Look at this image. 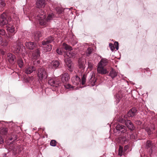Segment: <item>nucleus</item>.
I'll return each mask as SVG.
<instances>
[{
    "label": "nucleus",
    "mask_w": 157,
    "mask_h": 157,
    "mask_svg": "<svg viewBox=\"0 0 157 157\" xmlns=\"http://www.w3.org/2000/svg\"><path fill=\"white\" fill-rule=\"evenodd\" d=\"M51 64L52 68H56L59 66V62L57 60L53 61L51 63Z\"/></svg>",
    "instance_id": "4be33fe9"
},
{
    "label": "nucleus",
    "mask_w": 157,
    "mask_h": 157,
    "mask_svg": "<svg viewBox=\"0 0 157 157\" xmlns=\"http://www.w3.org/2000/svg\"><path fill=\"white\" fill-rule=\"evenodd\" d=\"M72 80L73 84L75 85H77L79 83L80 81V78L77 76H76L75 77H74L72 78Z\"/></svg>",
    "instance_id": "412c9836"
},
{
    "label": "nucleus",
    "mask_w": 157,
    "mask_h": 157,
    "mask_svg": "<svg viewBox=\"0 0 157 157\" xmlns=\"http://www.w3.org/2000/svg\"><path fill=\"white\" fill-rule=\"evenodd\" d=\"M4 142V140L1 136H0V144H2Z\"/></svg>",
    "instance_id": "de8ad7c7"
},
{
    "label": "nucleus",
    "mask_w": 157,
    "mask_h": 157,
    "mask_svg": "<svg viewBox=\"0 0 157 157\" xmlns=\"http://www.w3.org/2000/svg\"><path fill=\"white\" fill-rule=\"evenodd\" d=\"M92 52V50L90 48H88L87 49V51L86 52V55L87 56H89V55Z\"/></svg>",
    "instance_id": "473e14b6"
},
{
    "label": "nucleus",
    "mask_w": 157,
    "mask_h": 157,
    "mask_svg": "<svg viewBox=\"0 0 157 157\" xmlns=\"http://www.w3.org/2000/svg\"><path fill=\"white\" fill-rule=\"evenodd\" d=\"M6 153H4L2 154L1 157H6Z\"/></svg>",
    "instance_id": "3c124183"
},
{
    "label": "nucleus",
    "mask_w": 157,
    "mask_h": 157,
    "mask_svg": "<svg viewBox=\"0 0 157 157\" xmlns=\"http://www.w3.org/2000/svg\"><path fill=\"white\" fill-rule=\"evenodd\" d=\"M127 147H127V146H125V147H124V148H127Z\"/></svg>",
    "instance_id": "4d7b16f0"
},
{
    "label": "nucleus",
    "mask_w": 157,
    "mask_h": 157,
    "mask_svg": "<svg viewBox=\"0 0 157 157\" xmlns=\"http://www.w3.org/2000/svg\"><path fill=\"white\" fill-rule=\"evenodd\" d=\"M15 58V56L11 53H8L7 54V59L8 61L11 63H12Z\"/></svg>",
    "instance_id": "4468645a"
},
{
    "label": "nucleus",
    "mask_w": 157,
    "mask_h": 157,
    "mask_svg": "<svg viewBox=\"0 0 157 157\" xmlns=\"http://www.w3.org/2000/svg\"><path fill=\"white\" fill-rule=\"evenodd\" d=\"M6 30L9 35V37H10L9 34L15 33V30L14 25L12 23V22L10 21L6 25Z\"/></svg>",
    "instance_id": "20e7f679"
},
{
    "label": "nucleus",
    "mask_w": 157,
    "mask_h": 157,
    "mask_svg": "<svg viewBox=\"0 0 157 157\" xmlns=\"http://www.w3.org/2000/svg\"><path fill=\"white\" fill-rule=\"evenodd\" d=\"M119 121L121 122H124L126 125L129 129L132 130L134 129V127L130 121L126 120L122 118L121 120H119Z\"/></svg>",
    "instance_id": "39448f33"
},
{
    "label": "nucleus",
    "mask_w": 157,
    "mask_h": 157,
    "mask_svg": "<svg viewBox=\"0 0 157 157\" xmlns=\"http://www.w3.org/2000/svg\"><path fill=\"white\" fill-rule=\"evenodd\" d=\"M52 49V45L50 44H48L46 46L44 47L43 48L44 52H50Z\"/></svg>",
    "instance_id": "393cba45"
},
{
    "label": "nucleus",
    "mask_w": 157,
    "mask_h": 157,
    "mask_svg": "<svg viewBox=\"0 0 157 157\" xmlns=\"http://www.w3.org/2000/svg\"><path fill=\"white\" fill-rule=\"evenodd\" d=\"M108 63L107 60L105 58H102L98 63V66L104 67Z\"/></svg>",
    "instance_id": "dca6fc26"
},
{
    "label": "nucleus",
    "mask_w": 157,
    "mask_h": 157,
    "mask_svg": "<svg viewBox=\"0 0 157 157\" xmlns=\"http://www.w3.org/2000/svg\"><path fill=\"white\" fill-rule=\"evenodd\" d=\"M116 129L117 131L121 133H124L126 131V127L120 124H118L116 126Z\"/></svg>",
    "instance_id": "f8f14e48"
},
{
    "label": "nucleus",
    "mask_w": 157,
    "mask_h": 157,
    "mask_svg": "<svg viewBox=\"0 0 157 157\" xmlns=\"http://www.w3.org/2000/svg\"><path fill=\"white\" fill-rule=\"evenodd\" d=\"M118 97V96L117 95V97L116 98L117 103H118L120 101V99H121L119 97Z\"/></svg>",
    "instance_id": "a18cd8bd"
},
{
    "label": "nucleus",
    "mask_w": 157,
    "mask_h": 157,
    "mask_svg": "<svg viewBox=\"0 0 157 157\" xmlns=\"http://www.w3.org/2000/svg\"><path fill=\"white\" fill-rule=\"evenodd\" d=\"M117 75V73L113 69H112L109 73V75L113 78H114Z\"/></svg>",
    "instance_id": "a878e982"
},
{
    "label": "nucleus",
    "mask_w": 157,
    "mask_h": 157,
    "mask_svg": "<svg viewBox=\"0 0 157 157\" xmlns=\"http://www.w3.org/2000/svg\"><path fill=\"white\" fill-rule=\"evenodd\" d=\"M45 2V0H37L36 2L37 7L40 8L44 7Z\"/></svg>",
    "instance_id": "ddd939ff"
},
{
    "label": "nucleus",
    "mask_w": 157,
    "mask_h": 157,
    "mask_svg": "<svg viewBox=\"0 0 157 157\" xmlns=\"http://www.w3.org/2000/svg\"><path fill=\"white\" fill-rule=\"evenodd\" d=\"M86 75H84L82 78V85L84 84L86 82Z\"/></svg>",
    "instance_id": "2f4dec72"
},
{
    "label": "nucleus",
    "mask_w": 157,
    "mask_h": 157,
    "mask_svg": "<svg viewBox=\"0 0 157 157\" xmlns=\"http://www.w3.org/2000/svg\"><path fill=\"white\" fill-rule=\"evenodd\" d=\"M123 149V147L121 146H120L119 149L118 154L121 156L122 155Z\"/></svg>",
    "instance_id": "f704fd0d"
},
{
    "label": "nucleus",
    "mask_w": 157,
    "mask_h": 157,
    "mask_svg": "<svg viewBox=\"0 0 157 157\" xmlns=\"http://www.w3.org/2000/svg\"><path fill=\"white\" fill-rule=\"evenodd\" d=\"M45 14L44 11L42 10L38 11L37 13L36 19L38 20L39 23L41 25H46L48 22L53 19L55 16L53 13H49L46 19H45Z\"/></svg>",
    "instance_id": "f257e3e1"
},
{
    "label": "nucleus",
    "mask_w": 157,
    "mask_h": 157,
    "mask_svg": "<svg viewBox=\"0 0 157 157\" xmlns=\"http://www.w3.org/2000/svg\"><path fill=\"white\" fill-rule=\"evenodd\" d=\"M65 63L66 65L68 66L69 70L71 71L72 67L71 61L70 58H67L65 59Z\"/></svg>",
    "instance_id": "a211bd4d"
},
{
    "label": "nucleus",
    "mask_w": 157,
    "mask_h": 157,
    "mask_svg": "<svg viewBox=\"0 0 157 157\" xmlns=\"http://www.w3.org/2000/svg\"><path fill=\"white\" fill-rule=\"evenodd\" d=\"M75 54L73 52L70 51L67 52L66 53V56L70 58L73 57L75 56Z\"/></svg>",
    "instance_id": "cd10ccee"
},
{
    "label": "nucleus",
    "mask_w": 157,
    "mask_h": 157,
    "mask_svg": "<svg viewBox=\"0 0 157 157\" xmlns=\"http://www.w3.org/2000/svg\"><path fill=\"white\" fill-rule=\"evenodd\" d=\"M147 133H148V135H150L152 133V132L151 131V130H150V131H149L148 132H147Z\"/></svg>",
    "instance_id": "603ef678"
},
{
    "label": "nucleus",
    "mask_w": 157,
    "mask_h": 157,
    "mask_svg": "<svg viewBox=\"0 0 157 157\" xmlns=\"http://www.w3.org/2000/svg\"><path fill=\"white\" fill-rule=\"evenodd\" d=\"M53 38L51 36L47 38L46 40L42 41V44L44 45L47 44L51 43L53 40Z\"/></svg>",
    "instance_id": "6ab92c4d"
},
{
    "label": "nucleus",
    "mask_w": 157,
    "mask_h": 157,
    "mask_svg": "<svg viewBox=\"0 0 157 157\" xmlns=\"http://www.w3.org/2000/svg\"><path fill=\"white\" fill-rule=\"evenodd\" d=\"M56 52L59 55H60L62 54V52L61 51V49H57L56 50Z\"/></svg>",
    "instance_id": "c03bdc74"
},
{
    "label": "nucleus",
    "mask_w": 157,
    "mask_h": 157,
    "mask_svg": "<svg viewBox=\"0 0 157 157\" xmlns=\"http://www.w3.org/2000/svg\"><path fill=\"white\" fill-rule=\"evenodd\" d=\"M130 138L131 139H136V136L135 133L132 134H129Z\"/></svg>",
    "instance_id": "e433bc0d"
},
{
    "label": "nucleus",
    "mask_w": 157,
    "mask_h": 157,
    "mask_svg": "<svg viewBox=\"0 0 157 157\" xmlns=\"http://www.w3.org/2000/svg\"><path fill=\"white\" fill-rule=\"evenodd\" d=\"M109 46L112 51H113L115 50V47L114 45L110 43L109 44Z\"/></svg>",
    "instance_id": "79ce46f5"
},
{
    "label": "nucleus",
    "mask_w": 157,
    "mask_h": 157,
    "mask_svg": "<svg viewBox=\"0 0 157 157\" xmlns=\"http://www.w3.org/2000/svg\"><path fill=\"white\" fill-rule=\"evenodd\" d=\"M13 48L14 52L16 53H21V48L16 43H14L13 45Z\"/></svg>",
    "instance_id": "aec40b11"
},
{
    "label": "nucleus",
    "mask_w": 157,
    "mask_h": 157,
    "mask_svg": "<svg viewBox=\"0 0 157 157\" xmlns=\"http://www.w3.org/2000/svg\"><path fill=\"white\" fill-rule=\"evenodd\" d=\"M90 82H92V85L93 86L95 85V83L96 82V80L94 77H91L90 79Z\"/></svg>",
    "instance_id": "7c9ffc66"
},
{
    "label": "nucleus",
    "mask_w": 157,
    "mask_h": 157,
    "mask_svg": "<svg viewBox=\"0 0 157 157\" xmlns=\"http://www.w3.org/2000/svg\"><path fill=\"white\" fill-rule=\"evenodd\" d=\"M88 68H89L90 70H91L93 67V64L91 62L89 61L88 62Z\"/></svg>",
    "instance_id": "ea45409f"
},
{
    "label": "nucleus",
    "mask_w": 157,
    "mask_h": 157,
    "mask_svg": "<svg viewBox=\"0 0 157 157\" xmlns=\"http://www.w3.org/2000/svg\"><path fill=\"white\" fill-rule=\"evenodd\" d=\"M18 65L20 68H21L23 65V63L21 59H19L17 61Z\"/></svg>",
    "instance_id": "c756f323"
},
{
    "label": "nucleus",
    "mask_w": 157,
    "mask_h": 157,
    "mask_svg": "<svg viewBox=\"0 0 157 157\" xmlns=\"http://www.w3.org/2000/svg\"><path fill=\"white\" fill-rule=\"evenodd\" d=\"M150 129L148 127H147L145 129V130L147 131V132H148L149 131H150Z\"/></svg>",
    "instance_id": "8fccbe9b"
},
{
    "label": "nucleus",
    "mask_w": 157,
    "mask_h": 157,
    "mask_svg": "<svg viewBox=\"0 0 157 157\" xmlns=\"http://www.w3.org/2000/svg\"><path fill=\"white\" fill-rule=\"evenodd\" d=\"M60 76L61 80L64 83H66L70 79L68 74L67 73L62 74Z\"/></svg>",
    "instance_id": "6e6552de"
},
{
    "label": "nucleus",
    "mask_w": 157,
    "mask_h": 157,
    "mask_svg": "<svg viewBox=\"0 0 157 157\" xmlns=\"http://www.w3.org/2000/svg\"><path fill=\"white\" fill-rule=\"evenodd\" d=\"M97 70L98 72L101 75L105 74L108 73L107 70L104 68V67L98 66Z\"/></svg>",
    "instance_id": "1a4fd4ad"
},
{
    "label": "nucleus",
    "mask_w": 157,
    "mask_h": 157,
    "mask_svg": "<svg viewBox=\"0 0 157 157\" xmlns=\"http://www.w3.org/2000/svg\"><path fill=\"white\" fill-rule=\"evenodd\" d=\"M48 84L53 86L57 87V84H58L57 82H56L53 79H51L48 81Z\"/></svg>",
    "instance_id": "5701e85b"
},
{
    "label": "nucleus",
    "mask_w": 157,
    "mask_h": 157,
    "mask_svg": "<svg viewBox=\"0 0 157 157\" xmlns=\"http://www.w3.org/2000/svg\"><path fill=\"white\" fill-rule=\"evenodd\" d=\"M56 144V140H52L51 141L50 144L52 146H55Z\"/></svg>",
    "instance_id": "c9c22d12"
},
{
    "label": "nucleus",
    "mask_w": 157,
    "mask_h": 157,
    "mask_svg": "<svg viewBox=\"0 0 157 157\" xmlns=\"http://www.w3.org/2000/svg\"><path fill=\"white\" fill-rule=\"evenodd\" d=\"M12 138H10L9 139L11 141L12 140Z\"/></svg>",
    "instance_id": "864d4df0"
},
{
    "label": "nucleus",
    "mask_w": 157,
    "mask_h": 157,
    "mask_svg": "<svg viewBox=\"0 0 157 157\" xmlns=\"http://www.w3.org/2000/svg\"><path fill=\"white\" fill-rule=\"evenodd\" d=\"M64 86L65 88L67 89H70V88H73V86H71L70 84H65L64 85Z\"/></svg>",
    "instance_id": "58836bf2"
},
{
    "label": "nucleus",
    "mask_w": 157,
    "mask_h": 157,
    "mask_svg": "<svg viewBox=\"0 0 157 157\" xmlns=\"http://www.w3.org/2000/svg\"><path fill=\"white\" fill-rule=\"evenodd\" d=\"M146 146L149 149V150H151V151H150L151 153L154 151V149L155 148V146L152 144V142L150 141L147 142Z\"/></svg>",
    "instance_id": "2eb2a0df"
},
{
    "label": "nucleus",
    "mask_w": 157,
    "mask_h": 157,
    "mask_svg": "<svg viewBox=\"0 0 157 157\" xmlns=\"http://www.w3.org/2000/svg\"><path fill=\"white\" fill-rule=\"evenodd\" d=\"M6 33V32L5 30L2 29H0V35H4Z\"/></svg>",
    "instance_id": "a19ab883"
},
{
    "label": "nucleus",
    "mask_w": 157,
    "mask_h": 157,
    "mask_svg": "<svg viewBox=\"0 0 157 157\" xmlns=\"http://www.w3.org/2000/svg\"><path fill=\"white\" fill-rule=\"evenodd\" d=\"M79 67L82 69L85 68V66L86 64V60L82 58L79 59L78 61Z\"/></svg>",
    "instance_id": "423d86ee"
},
{
    "label": "nucleus",
    "mask_w": 157,
    "mask_h": 157,
    "mask_svg": "<svg viewBox=\"0 0 157 157\" xmlns=\"http://www.w3.org/2000/svg\"><path fill=\"white\" fill-rule=\"evenodd\" d=\"M7 44V42H6V44H5V45H6Z\"/></svg>",
    "instance_id": "13d9d810"
},
{
    "label": "nucleus",
    "mask_w": 157,
    "mask_h": 157,
    "mask_svg": "<svg viewBox=\"0 0 157 157\" xmlns=\"http://www.w3.org/2000/svg\"><path fill=\"white\" fill-rule=\"evenodd\" d=\"M5 3L4 1L0 0V8H3L5 6Z\"/></svg>",
    "instance_id": "72a5a7b5"
},
{
    "label": "nucleus",
    "mask_w": 157,
    "mask_h": 157,
    "mask_svg": "<svg viewBox=\"0 0 157 157\" xmlns=\"http://www.w3.org/2000/svg\"><path fill=\"white\" fill-rule=\"evenodd\" d=\"M114 44L115 45H116V46L115 47V48H116V50H118L119 48V46H118V43L117 42H115Z\"/></svg>",
    "instance_id": "37998d69"
},
{
    "label": "nucleus",
    "mask_w": 157,
    "mask_h": 157,
    "mask_svg": "<svg viewBox=\"0 0 157 157\" xmlns=\"http://www.w3.org/2000/svg\"><path fill=\"white\" fill-rule=\"evenodd\" d=\"M136 110L135 108H132L127 113V115L128 117H133L136 114Z\"/></svg>",
    "instance_id": "f3484780"
},
{
    "label": "nucleus",
    "mask_w": 157,
    "mask_h": 157,
    "mask_svg": "<svg viewBox=\"0 0 157 157\" xmlns=\"http://www.w3.org/2000/svg\"><path fill=\"white\" fill-rule=\"evenodd\" d=\"M37 75L40 81L45 79L47 76L48 75L45 69L40 68L38 70Z\"/></svg>",
    "instance_id": "f03ea898"
},
{
    "label": "nucleus",
    "mask_w": 157,
    "mask_h": 157,
    "mask_svg": "<svg viewBox=\"0 0 157 157\" xmlns=\"http://www.w3.org/2000/svg\"><path fill=\"white\" fill-rule=\"evenodd\" d=\"M25 45L27 48L30 49H33L35 48H36L37 46L36 43L32 42H26Z\"/></svg>",
    "instance_id": "0eeeda50"
},
{
    "label": "nucleus",
    "mask_w": 157,
    "mask_h": 157,
    "mask_svg": "<svg viewBox=\"0 0 157 157\" xmlns=\"http://www.w3.org/2000/svg\"><path fill=\"white\" fill-rule=\"evenodd\" d=\"M3 42V40L1 36H0V44H1Z\"/></svg>",
    "instance_id": "09e8293b"
},
{
    "label": "nucleus",
    "mask_w": 157,
    "mask_h": 157,
    "mask_svg": "<svg viewBox=\"0 0 157 157\" xmlns=\"http://www.w3.org/2000/svg\"><path fill=\"white\" fill-rule=\"evenodd\" d=\"M35 67L32 66H27L25 70V73L27 74H30L36 70Z\"/></svg>",
    "instance_id": "9b49d317"
},
{
    "label": "nucleus",
    "mask_w": 157,
    "mask_h": 157,
    "mask_svg": "<svg viewBox=\"0 0 157 157\" xmlns=\"http://www.w3.org/2000/svg\"><path fill=\"white\" fill-rule=\"evenodd\" d=\"M16 148H14L13 149H12V150H13V151H14L15 150Z\"/></svg>",
    "instance_id": "5fc2aeb1"
},
{
    "label": "nucleus",
    "mask_w": 157,
    "mask_h": 157,
    "mask_svg": "<svg viewBox=\"0 0 157 157\" xmlns=\"http://www.w3.org/2000/svg\"><path fill=\"white\" fill-rule=\"evenodd\" d=\"M40 56V50L37 48L36 50L33 52L32 57L33 59H37Z\"/></svg>",
    "instance_id": "9d476101"
},
{
    "label": "nucleus",
    "mask_w": 157,
    "mask_h": 157,
    "mask_svg": "<svg viewBox=\"0 0 157 157\" xmlns=\"http://www.w3.org/2000/svg\"><path fill=\"white\" fill-rule=\"evenodd\" d=\"M7 129L6 128H1L0 130V132L1 134L5 135L7 133Z\"/></svg>",
    "instance_id": "c85d7f7f"
},
{
    "label": "nucleus",
    "mask_w": 157,
    "mask_h": 157,
    "mask_svg": "<svg viewBox=\"0 0 157 157\" xmlns=\"http://www.w3.org/2000/svg\"><path fill=\"white\" fill-rule=\"evenodd\" d=\"M93 74H93H93H92V75H93Z\"/></svg>",
    "instance_id": "bf43d9fd"
},
{
    "label": "nucleus",
    "mask_w": 157,
    "mask_h": 157,
    "mask_svg": "<svg viewBox=\"0 0 157 157\" xmlns=\"http://www.w3.org/2000/svg\"><path fill=\"white\" fill-rule=\"evenodd\" d=\"M37 63H40V62H39V60L37 61Z\"/></svg>",
    "instance_id": "6e6d98bb"
},
{
    "label": "nucleus",
    "mask_w": 157,
    "mask_h": 157,
    "mask_svg": "<svg viewBox=\"0 0 157 157\" xmlns=\"http://www.w3.org/2000/svg\"><path fill=\"white\" fill-rule=\"evenodd\" d=\"M7 17V16L5 13H3L0 16V25L1 26L7 25L10 22L6 19Z\"/></svg>",
    "instance_id": "7ed1b4c3"
},
{
    "label": "nucleus",
    "mask_w": 157,
    "mask_h": 157,
    "mask_svg": "<svg viewBox=\"0 0 157 157\" xmlns=\"http://www.w3.org/2000/svg\"><path fill=\"white\" fill-rule=\"evenodd\" d=\"M42 36L41 33L40 31H37L34 34V38L36 40H38Z\"/></svg>",
    "instance_id": "b1692460"
},
{
    "label": "nucleus",
    "mask_w": 157,
    "mask_h": 157,
    "mask_svg": "<svg viewBox=\"0 0 157 157\" xmlns=\"http://www.w3.org/2000/svg\"><path fill=\"white\" fill-rule=\"evenodd\" d=\"M63 48L66 50L71 51L72 50V47L68 45L65 43H63Z\"/></svg>",
    "instance_id": "bb28decb"
},
{
    "label": "nucleus",
    "mask_w": 157,
    "mask_h": 157,
    "mask_svg": "<svg viewBox=\"0 0 157 157\" xmlns=\"http://www.w3.org/2000/svg\"><path fill=\"white\" fill-rule=\"evenodd\" d=\"M33 79V77H29V78H27L25 80V82H31Z\"/></svg>",
    "instance_id": "4c0bfd02"
},
{
    "label": "nucleus",
    "mask_w": 157,
    "mask_h": 157,
    "mask_svg": "<svg viewBox=\"0 0 157 157\" xmlns=\"http://www.w3.org/2000/svg\"><path fill=\"white\" fill-rule=\"evenodd\" d=\"M56 10L59 13H62V10L61 9L57 8L56 9Z\"/></svg>",
    "instance_id": "49530a36"
}]
</instances>
